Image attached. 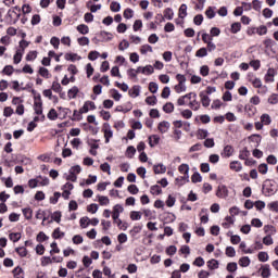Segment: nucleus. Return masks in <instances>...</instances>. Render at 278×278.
I'll return each mask as SVG.
<instances>
[{
  "instance_id": "1",
  "label": "nucleus",
  "mask_w": 278,
  "mask_h": 278,
  "mask_svg": "<svg viewBox=\"0 0 278 278\" xmlns=\"http://www.w3.org/2000/svg\"><path fill=\"white\" fill-rule=\"evenodd\" d=\"M176 79L178 84L174 86L175 92H177V94H181V92H186V90H188V87H186V81H187L186 75L177 74Z\"/></svg>"
},
{
  "instance_id": "2",
  "label": "nucleus",
  "mask_w": 278,
  "mask_h": 278,
  "mask_svg": "<svg viewBox=\"0 0 278 278\" xmlns=\"http://www.w3.org/2000/svg\"><path fill=\"white\" fill-rule=\"evenodd\" d=\"M102 131L104 134L105 143H110V139L114 138V131H112V126H110V124L108 123H104Z\"/></svg>"
},
{
  "instance_id": "3",
  "label": "nucleus",
  "mask_w": 278,
  "mask_h": 278,
  "mask_svg": "<svg viewBox=\"0 0 278 278\" xmlns=\"http://www.w3.org/2000/svg\"><path fill=\"white\" fill-rule=\"evenodd\" d=\"M216 197H218V199H227V197H229V189H227V186L219 185L217 187Z\"/></svg>"
},
{
  "instance_id": "4",
  "label": "nucleus",
  "mask_w": 278,
  "mask_h": 278,
  "mask_svg": "<svg viewBox=\"0 0 278 278\" xmlns=\"http://www.w3.org/2000/svg\"><path fill=\"white\" fill-rule=\"evenodd\" d=\"M90 110H97V105L92 101H86L79 110V114H88Z\"/></svg>"
},
{
  "instance_id": "5",
  "label": "nucleus",
  "mask_w": 278,
  "mask_h": 278,
  "mask_svg": "<svg viewBox=\"0 0 278 278\" xmlns=\"http://www.w3.org/2000/svg\"><path fill=\"white\" fill-rule=\"evenodd\" d=\"M125 212V208L121 204H115L113 206V212H112V218L113 220H116L117 218H121V214Z\"/></svg>"
},
{
  "instance_id": "6",
  "label": "nucleus",
  "mask_w": 278,
  "mask_h": 278,
  "mask_svg": "<svg viewBox=\"0 0 278 278\" xmlns=\"http://www.w3.org/2000/svg\"><path fill=\"white\" fill-rule=\"evenodd\" d=\"M277 75V71H275V68H268L267 73L265 74V83L266 84H273V81H275V76Z\"/></svg>"
},
{
  "instance_id": "7",
  "label": "nucleus",
  "mask_w": 278,
  "mask_h": 278,
  "mask_svg": "<svg viewBox=\"0 0 278 278\" xmlns=\"http://www.w3.org/2000/svg\"><path fill=\"white\" fill-rule=\"evenodd\" d=\"M178 173H180V175H184V177H190V165L186 163L179 165Z\"/></svg>"
},
{
  "instance_id": "8",
  "label": "nucleus",
  "mask_w": 278,
  "mask_h": 278,
  "mask_svg": "<svg viewBox=\"0 0 278 278\" xmlns=\"http://www.w3.org/2000/svg\"><path fill=\"white\" fill-rule=\"evenodd\" d=\"M157 129L160 134H166L168 132V129H170V123L163 121L159 123Z\"/></svg>"
},
{
  "instance_id": "9",
  "label": "nucleus",
  "mask_w": 278,
  "mask_h": 278,
  "mask_svg": "<svg viewBox=\"0 0 278 278\" xmlns=\"http://www.w3.org/2000/svg\"><path fill=\"white\" fill-rule=\"evenodd\" d=\"M199 97L201 99V103L203 108H210V103H212V100L210 99V97L205 94V92L203 91L200 92Z\"/></svg>"
},
{
  "instance_id": "10",
  "label": "nucleus",
  "mask_w": 278,
  "mask_h": 278,
  "mask_svg": "<svg viewBox=\"0 0 278 278\" xmlns=\"http://www.w3.org/2000/svg\"><path fill=\"white\" fill-rule=\"evenodd\" d=\"M114 225L118 227L122 231H127V228L129 227V224L127 222H122L118 217L117 219H113Z\"/></svg>"
},
{
  "instance_id": "11",
  "label": "nucleus",
  "mask_w": 278,
  "mask_h": 278,
  "mask_svg": "<svg viewBox=\"0 0 278 278\" xmlns=\"http://www.w3.org/2000/svg\"><path fill=\"white\" fill-rule=\"evenodd\" d=\"M34 110L37 116H41V118H45V115H42V101H36L34 104Z\"/></svg>"
},
{
  "instance_id": "12",
  "label": "nucleus",
  "mask_w": 278,
  "mask_h": 278,
  "mask_svg": "<svg viewBox=\"0 0 278 278\" xmlns=\"http://www.w3.org/2000/svg\"><path fill=\"white\" fill-rule=\"evenodd\" d=\"M188 181H190V176L178 177L175 179V186L181 188V186H185Z\"/></svg>"
},
{
  "instance_id": "13",
  "label": "nucleus",
  "mask_w": 278,
  "mask_h": 278,
  "mask_svg": "<svg viewBox=\"0 0 278 278\" xmlns=\"http://www.w3.org/2000/svg\"><path fill=\"white\" fill-rule=\"evenodd\" d=\"M22 214L26 218V220H31V218H34V210H31V207L23 208Z\"/></svg>"
},
{
  "instance_id": "14",
  "label": "nucleus",
  "mask_w": 278,
  "mask_h": 278,
  "mask_svg": "<svg viewBox=\"0 0 278 278\" xmlns=\"http://www.w3.org/2000/svg\"><path fill=\"white\" fill-rule=\"evenodd\" d=\"M230 170H235V173H240V170H242V163H240L239 161H232L230 162Z\"/></svg>"
},
{
  "instance_id": "15",
  "label": "nucleus",
  "mask_w": 278,
  "mask_h": 278,
  "mask_svg": "<svg viewBox=\"0 0 278 278\" xmlns=\"http://www.w3.org/2000/svg\"><path fill=\"white\" fill-rule=\"evenodd\" d=\"M153 170H154L155 175H164V173H166V165H164L162 163L154 165Z\"/></svg>"
},
{
  "instance_id": "16",
  "label": "nucleus",
  "mask_w": 278,
  "mask_h": 278,
  "mask_svg": "<svg viewBox=\"0 0 278 278\" xmlns=\"http://www.w3.org/2000/svg\"><path fill=\"white\" fill-rule=\"evenodd\" d=\"M129 97L132 99H136L137 97H140V86L135 85L128 92Z\"/></svg>"
},
{
  "instance_id": "17",
  "label": "nucleus",
  "mask_w": 278,
  "mask_h": 278,
  "mask_svg": "<svg viewBox=\"0 0 278 278\" xmlns=\"http://www.w3.org/2000/svg\"><path fill=\"white\" fill-rule=\"evenodd\" d=\"M77 94H79V88H77L76 86L72 87L67 91L68 99H77Z\"/></svg>"
},
{
  "instance_id": "18",
  "label": "nucleus",
  "mask_w": 278,
  "mask_h": 278,
  "mask_svg": "<svg viewBox=\"0 0 278 278\" xmlns=\"http://www.w3.org/2000/svg\"><path fill=\"white\" fill-rule=\"evenodd\" d=\"M261 123L265 126H268L273 123V118L270 117V115L264 113L261 115Z\"/></svg>"
},
{
  "instance_id": "19",
  "label": "nucleus",
  "mask_w": 278,
  "mask_h": 278,
  "mask_svg": "<svg viewBox=\"0 0 278 278\" xmlns=\"http://www.w3.org/2000/svg\"><path fill=\"white\" fill-rule=\"evenodd\" d=\"M251 265V258H249V256H243L239 260V266H241V268H247Z\"/></svg>"
},
{
  "instance_id": "20",
  "label": "nucleus",
  "mask_w": 278,
  "mask_h": 278,
  "mask_svg": "<svg viewBox=\"0 0 278 278\" xmlns=\"http://www.w3.org/2000/svg\"><path fill=\"white\" fill-rule=\"evenodd\" d=\"M148 53H153V47L146 43L140 47V54L147 55Z\"/></svg>"
},
{
  "instance_id": "21",
  "label": "nucleus",
  "mask_w": 278,
  "mask_h": 278,
  "mask_svg": "<svg viewBox=\"0 0 278 278\" xmlns=\"http://www.w3.org/2000/svg\"><path fill=\"white\" fill-rule=\"evenodd\" d=\"M261 277H263V278L270 277V266L269 265H264L261 268Z\"/></svg>"
},
{
  "instance_id": "22",
  "label": "nucleus",
  "mask_w": 278,
  "mask_h": 278,
  "mask_svg": "<svg viewBox=\"0 0 278 278\" xmlns=\"http://www.w3.org/2000/svg\"><path fill=\"white\" fill-rule=\"evenodd\" d=\"M149 144H150V147H156V144H160V136H157V135L150 136Z\"/></svg>"
},
{
  "instance_id": "23",
  "label": "nucleus",
  "mask_w": 278,
  "mask_h": 278,
  "mask_svg": "<svg viewBox=\"0 0 278 278\" xmlns=\"http://www.w3.org/2000/svg\"><path fill=\"white\" fill-rule=\"evenodd\" d=\"M179 18H185L188 16V5L181 4L179 8V13H178Z\"/></svg>"
},
{
  "instance_id": "24",
  "label": "nucleus",
  "mask_w": 278,
  "mask_h": 278,
  "mask_svg": "<svg viewBox=\"0 0 278 278\" xmlns=\"http://www.w3.org/2000/svg\"><path fill=\"white\" fill-rule=\"evenodd\" d=\"M65 60H70L71 62H77L78 60H81V56H79L77 53H66Z\"/></svg>"
},
{
  "instance_id": "25",
  "label": "nucleus",
  "mask_w": 278,
  "mask_h": 278,
  "mask_svg": "<svg viewBox=\"0 0 278 278\" xmlns=\"http://www.w3.org/2000/svg\"><path fill=\"white\" fill-rule=\"evenodd\" d=\"M23 53L21 50H16L14 56H13V62L14 64H21V60H23Z\"/></svg>"
},
{
  "instance_id": "26",
  "label": "nucleus",
  "mask_w": 278,
  "mask_h": 278,
  "mask_svg": "<svg viewBox=\"0 0 278 278\" xmlns=\"http://www.w3.org/2000/svg\"><path fill=\"white\" fill-rule=\"evenodd\" d=\"M98 203H100L102 206L110 205V198L106 195H98Z\"/></svg>"
},
{
  "instance_id": "27",
  "label": "nucleus",
  "mask_w": 278,
  "mask_h": 278,
  "mask_svg": "<svg viewBox=\"0 0 278 278\" xmlns=\"http://www.w3.org/2000/svg\"><path fill=\"white\" fill-rule=\"evenodd\" d=\"M264 231L265 233H268V236H275V233H277V229L275 228V226H264Z\"/></svg>"
},
{
  "instance_id": "28",
  "label": "nucleus",
  "mask_w": 278,
  "mask_h": 278,
  "mask_svg": "<svg viewBox=\"0 0 278 278\" xmlns=\"http://www.w3.org/2000/svg\"><path fill=\"white\" fill-rule=\"evenodd\" d=\"M191 181H192V184H201L203 181V177H201V174H199V172H195L191 176Z\"/></svg>"
},
{
  "instance_id": "29",
  "label": "nucleus",
  "mask_w": 278,
  "mask_h": 278,
  "mask_svg": "<svg viewBox=\"0 0 278 278\" xmlns=\"http://www.w3.org/2000/svg\"><path fill=\"white\" fill-rule=\"evenodd\" d=\"M154 73V68L152 67V65H146L142 67L141 74L142 75H153Z\"/></svg>"
},
{
  "instance_id": "30",
  "label": "nucleus",
  "mask_w": 278,
  "mask_h": 278,
  "mask_svg": "<svg viewBox=\"0 0 278 278\" xmlns=\"http://www.w3.org/2000/svg\"><path fill=\"white\" fill-rule=\"evenodd\" d=\"M77 31H79V34H83L84 36H86V34H88V31H90V28H88V25H86V24H80L77 26Z\"/></svg>"
},
{
  "instance_id": "31",
  "label": "nucleus",
  "mask_w": 278,
  "mask_h": 278,
  "mask_svg": "<svg viewBox=\"0 0 278 278\" xmlns=\"http://www.w3.org/2000/svg\"><path fill=\"white\" fill-rule=\"evenodd\" d=\"M65 233L60 230V228H55L54 231L52 232V238L54 240H60V238H64Z\"/></svg>"
},
{
  "instance_id": "32",
  "label": "nucleus",
  "mask_w": 278,
  "mask_h": 278,
  "mask_svg": "<svg viewBox=\"0 0 278 278\" xmlns=\"http://www.w3.org/2000/svg\"><path fill=\"white\" fill-rule=\"evenodd\" d=\"M142 218V213L139 211L130 212V220H140Z\"/></svg>"
},
{
  "instance_id": "33",
  "label": "nucleus",
  "mask_w": 278,
  "mask_h": 278,
  "mask_svg": "<svg viewBox=\"0 0 278 278\" xmlns=\"http://www.w3.org/2000/svg\"><path fill=\"white\" fill-rule=\"evenodd\" d=\"M208 135L210 132L205 129H199L197 132L199 140H205Z\"/></svg>"
},
{
  "instance_id": "34",
  "label": "nucleus",
  "mask_w": 278,
  "mask_h": 278,
  "mask_svg": "<svg viewBox=\"0 0 278 278\" xmlns=\"http://www.w3.org/2000/svg\"><path fill=\"white\" fill-rule=\"evenodd\" d=\"M39 75L41 77H45V79L51 78V74L49 73V70H47V67H40L39 68Z\"/></svg>"
},
{
  "instance_id": "35",
  "label": "nucleus",
  "mask_w": 278,
  "mask_h": 278,
  "mask_svg": "<svg viewBox=\"0 0 278 278\" xmlns=\"http://www.w3.org/2000/svg\"><path fill=\"white\" fill-rule=\"evenodd\" d=\"M224 155H225V157H231L233 155V147L226 146L224 148Z\"/></svg>"
},
{
  "instance_id": "36",
  "label": "nucleus",
  "mask_w": 278,
  "mask_h": 278,
  "mask_svg": "<svg viewBox=\"0 0 278 278\" xmlns=\"http://www.w3.org/2000/svg\"><path fill=\"white\" fill-rule=\"evenodd\" d=\"M100 169L103 172V173H108V175H112V167L110 166V163H103L100 165Z\"/></svg>"
},
{
  "instance_id": "37",
  "label": "nucleus",
  "mask_w": 278,
  "mask_h": 278,
  "mask_svg": "<svg viewBox=\"0 0 278 278\" xmlns=\"http://www.w3.org/2000/svg\"><path fill=\"white\" fill-rule=\"evenodd\" d=\"M38 58V51H29L26 55L27 62H34Z\"/></svg>"
},
{
  "instance_id": "38",
  "label": "nucleus",
  "mask_w": 278,
  "mask_h": 278,
  "mask_svg": "<svg viewBox=\"0 0 278 278\" xmlns=\"http://www.w3.org/2000/svg\"><path fill=\"white\" fill-rule=\"evenodd\" d=\"M77 42L80 47H87L90 45V39L88 37H80L77 39Z\"/></svg>"
},
{
  "instance_id": "39",
  "label": "nucleus",
  "mask_w": 278,
  "mask_h": 278,
  "mask_svg": "<svg viewBox=\"0 0 278 278\" xmlns=\"http://www.w3.org/2000/svg\"><path fill=\"white\" fill-rule=\"evenodd\" d=\"M206 55H207V48H200L195 52V58H206Z\"/></svg>"
},
{
  "instance_id": "40",
  "label": "nucleus",
  "mask_w": 278,
  "mask_h": 278,
  "mask_svg": "<svg viewBox=\"0 0 278 278\" xmlns=\"http://www.w3.org/2000/svg\"><path fill=\"white\" fill-rule=\"evenodd\" d=\"M21 232H11L9 235V239L12 241V242H18V240H21Z\"/></svg>"
},
{
  "instance_id": "41",
  "label": "nucleus",
  "mask_w": 278,
  "mask_h": 278,
  "mask_svg": "<svg viewBox=\"0 0 278 278\" xmlns=\"http://www.w3.org/2000/svg\"><path fill=\"white\" fill-rule=\"evenodd\" d=\"M146 103L148 105H156L157 104V97L150 96V97L146 98Z\"/></svg>"
},
{
  "instance_id": "42",
  "label": "nucleus",
  "mask_w": 278,
  "mask_h": 278,
  "mask_svg": "<svg viewBox=\"0 0 278 278\" xmlns=\"http://www.w3.org/2000/svg\"><path fill=\"white\" fill-rule=\"evenodd\" d=\"M163 110L166 112V114H170L175 110V105L172 102H167L164 106Z\"/></svg>"
},
{
  "instance_id": "43",
  "label": "nucleus",
  "mask_w": 278,
  "mask_h": 278,
  "mask_svg": "<svg viewBox=\"0 0 278 278\" xmlns=\"http://www.w3.org/2000/svg\"><path fill=\"white\" fill-rule=\"evenodd\" d=\"M263 244H265V247H270L271 244H274L273 235H267L266 237H264Z\"/></svg>"
},
{
  "instance_id": "44",
  "label": "nucleus",
  "mask_w": 278,
  "mask_h": 278,
  "mask_svg": "<svg viewBox=\"0 0 278 278\" xmlns=\"http://www.w3.org/2000/svg\"><path fill=\"white\" fill-rule=\"evenodd\" d=\"M79 223H80L81 229H86L88 225H90V219L88 218V216H85L80 218Z\"/></svg>"
},
{
  "instance_id": "45",
  "label": "nucleus",
  "mask_w": 278,
  "mask_h": 278,
  "mask_svg": "<svg viewBox=\"0 0 278 278\" xmlns=\"http://www.w3.org/2000/svg\"><path fill=\"white\" fill-rule=\"evenodd\" d=\"M189 108H191V110L197 112L201 109V103H199V101H197V100H193L189 103Z\"/></svg>"
},
{
  "instance_id": "46",
  "label": "nucleus",
  "mask_w": 278,
  "mask_h": 278,
  "mask_svg": "<svg viewBox=\"0 0 278 278\" xmlns=\"http://www.w3.org/2000/svg\"><path fill=\"white\" fill-rule=\"evenodd\" d=\"M240 29H242V25L237 22L231 25L230 31H231V34H238V31H240Z\"/></svg>"
},
{
  "instance_id": "47",
  "label": "nucleus",
  "mask_w": 278,
  "mask_h": 278,
  "mask_svg": "<svg viewBox=\"0 0 278 278\" xmlns=\"http://www.w3.org/2000/svg\"><path fill=\"white\" fill-rule=\"evenodd\" d=\"M159 41L160 37L156 34H152L148 37V42H150V45H156Z\"/></svg>"
},
{
  "instance_id": "48",
  "label": "nucleus",
  "mask_w": 278,
  "mask_h": 278,
  "mask_svg": "<svg viewBox=\"0 0 278 278\" xmlns=\"http://www.w3.org/2000/svg\"><path fill=\"white\" fill-rule=\"evenodd\" d=\"M12 114H14V109L11 106H5L3 110V116H5V118H10Z\"/></svg>"
},
{
  "instance_id": "49",
  "label": "nucleus",
  "mask_w": 278,
  "mask_h": 278,
  "mask_svg": "<svg viewBox=\"0 0 278 278\" xmlns=\"http://www.w3.org/2000/svg\"><path fill=\"white\" fill-rule=\"evenodd\" d=\"M222 225L225 229H229V226L233 225V218L231 216H227Z\"/></svg>"
},
{
  "instance_id": "50",
  "label": "nucleus",
  "mask_w": 278,
  "mask_h": 278,
  "mask_svg": "<svg viewBox=\"0 0 278 278\" xmlns=\"http://www.w3.org/2000/svg\"><path fill=\"white\" fill-rule=\"evenodd\" d=\"M87 212L90 214H97V212H99V204H90L87 206Z\"/></svg>"
},
{
  "instance_id": "51",
  "label": "nucleus",
  "mask_w": 278,
  "mask_h": 278,
  "mask_svg": "<svg viewBox=\"0 0 278 278\" xmlns=\"http://www.w3.org/2000/svg\"><path fill=\"white\" fill-rule=\"evenodd\" d=\"M207 267L211 269V270H216V268H218V261L216 260H211L207 262Z\"/></svg>"
},
{
  "instance_id": "52",
  "label": "nucleus",
  "mask_w": 278,
  "mask_h": 278,
  "mask_svg": "<svg viewBox=\"0 0 278 278\" xmlns=\"http://www.w3.org/2000/svg\"><path fill=\"white\" fill-rule=\"evenodd\" d=\"M73 244H83L84 243V237L81 235H76L72 238Z\"/></svg>"
},
{
  "instance_id": "53",
  "label": "nucleus",
  "mask_w": 278,
  "mask_h": 278,
  "mask_svg": "<svg viewBox=\"0 0 278 278\" xmlns=\"http://www.w3.org/2000/svg\"><path fill=\"white\" fill-rule=\"evenodd\" d=\"M70 173H72V175H75L77 177L79 175V173H81V166L75 165V166L71 167Z\"/></svg>"
},
{
  "instance_id": "54",
  "label": "nucleus",
  "mask_w": 278,
  "mask_h": 278,
  "mask_svg": "<svg viewBox=\"0 0 278 278\" xmlns=\"http://www.w3.org/2000/svg\"><path fill=\"white\" fill-rule=\"evenodd\" d=\"M149 90L150 92H152V94H155L157 92V90H160V86H157L156 83H150L149 84Z\"/></svg>"
},
{
  "instance_id": "55",
  "label": "nucleus",
  "mask_w": 278,
  "mask_h": 278,
  "mask_svg": "<svg viewBox=\"0 0 278 278\" xmlns=\"http://www.w3.org/2000/svg\"><path fill=\"white\" fill-rule=\"evenodd\" d=\"M226 255L227 257H236V249H233V247H227Z\"/></svg>"
},
{
  "instance_id": "56",
  "label": "nucleus",
  "mask_w": 278,
  "mask_h": 278,
  "mask_svg": "<svg viewBox=\"0 0 278 278\" xmlns=\"http://www.w3.org/2000/svg\"><path fill=\"white\" fill-rule=\"evenodd\" d=\"M161 97L162 99H168L170 97V87H164Z\"/></svg>"
},
{
  "instance_id": "57",
  "label": "nucleus",
  "mask_w": 278,
  "mask_h": 278,
  "mask_svg": "<svg viewBox=\"0 0 278 278\" xmlns=\"http://www.w3.org/2000/svg\"><path fill=\"white\" fill-rule=\"evenodd\" d=\"M176 202H177V199L175 197L168 195V198L166 200V205H167V207H173Z\"/></svg>"
},
{
  "instance_id": "58",
  "label": "nucleus",
  "mask_w": 278,
  "mask_h": 278,
  "mask_svg": "<svg viewBox=\"0 0 278 278\" xmlns=\"http://www.w3.org/2000/svg\"><path fill=\"white\" fill-rule=\"evenodd\" d=\"M268 103H270V105H277V103H278V94L277 93H273L268 98Z\"/></svg>"
},
{
  "instance_id": "59",
  "label": "nucleus",
  "mask_w": 278,
  "mask_h": 278,
  "mask_svg": "<svg viewBox=\"0 0 278 278\" xmlns=\"http://www.w3.org/2000/svg\"><path fill=\"white\" fill-rule=\"evenodd\" d=\"M111 12H121V3L113 1L111 3Z\"/></svg>"
},
{
  "instance_id": "60",
  "label": "nucleus",
  "mask_w": 278,
  "mask_h": 278,
  "mask_svg": "<svg viewBox=\"0 0 278 278\" xmlns=\"http://www.w3.org/2000/svg\"><path fill=\"white\" fill-rule=\"evenodd\" d=\"M268 252H260L258 253V262H268Z\"/></svg>"
},
{
  "instance_id": "61",
  "label": "nucleus",
  "mask_w": 278,
  "mask_h": 278,
  "mask_svg": "<svg viewBox=\"0 0 278 278\" xmlns=\"http://www.w3.org/2000/svg\"><path fill=\"white\" fill-rule=\"evenodd\" d=\"M152 194H162V188L157 185H154L150 188Z\"/></svg>"
},
{
  "instance_id": "62",
  "label": "nucleus",
  "mask_w": 278,
  "mask_h": 278,
  "mask_svg": "<svg viewBox=\"0 0 278 278\" xmlns=\"http://www.w3.org/2000/svg\"><path fill=\"white\" fill-rule=\"evenodd\" d=\"M13 275H14L15 278H23V268L15 267L13 269Z\"/></svg>"
},
{
  "instance_id": "63",
  "label": "nucleus",
  "mask_w": 278,
  "mask_h": 278,
  "mask_svg": "<svg viewBox=\"0 0 278 278\" xmlns=\"http://www.w3.org/2000/svg\"><path fill=\"white\" fill-rule=\"evenodd\" d=\"M134 31H140L142 29V22L140 20H136L132 25Z\"/></svg>"
},
{
  "instance_id": "64",
  "label": "nucleus",
  "mask_w": 278,
  "mask_h": 278,
  "mask_svg": "<svg viewBox=\"0 0 278 278\" xmlns=\"http://www.w3.org/2000/svg\"><path fill=\"white\" fill-rule=\"evenodd\" d=\"M124 18H127V20L134 18V11L131 9H126L124 11Z\"/></svg>"
}]
</instances>
